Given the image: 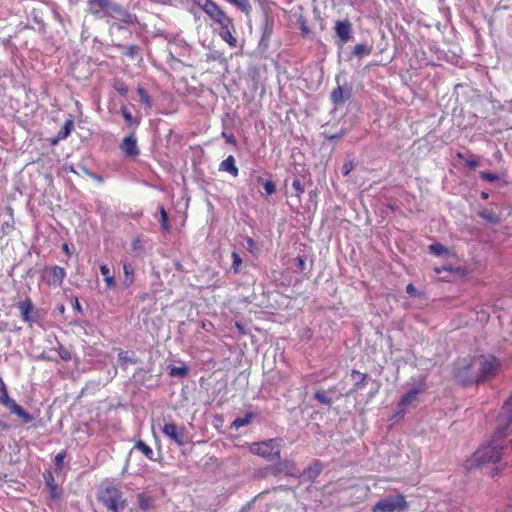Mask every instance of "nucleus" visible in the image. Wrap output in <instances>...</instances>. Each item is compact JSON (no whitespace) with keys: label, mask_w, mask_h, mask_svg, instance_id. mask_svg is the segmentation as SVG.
I'll return each instance as SVG.
<instances>
[{"label":"nucleus","mask_w":512,"mask_h":512,"mask_svg":"<svg viewBox=\"0 0 512 512\" xmlns=\"http://www.w3.org/2000/svg\"><path fill=\"white\" fill-rule=\"evenodd\" d=\"M409 507L405 496L402 494L389 495L378 502L372 507V512H396L405 511Z\"/></svg>","instance_id":"20e7f679"},{"label":"nucleus","mask_w":512,"mask_h":512,"mask_svg":"<svg viewBox=\"0 0 512 512\" xmlns=\"http://www.w3.org/2000/svg\"><path fill=\"white\" fill-rule=\"evenodd\" d=\"M14 229V226L13 224H10L8 222H5L3 225H2V230L4 233H9L10 231H12Z\"/></svg>","instance_id":"680f3d73"},{"label":"nucleus","mask_w":512,"mask_h":512,"mask_svg":"<svg viewBox=\"0 0 512 512\" xmlns=\"http://www.w3.org/2000/svg\"><path fill=\"white\" fill-rule=\"evenodd\" d=\"M296 262L298 269H300L301 271L304 270L306 265L305 259L302 256H298L296 257Z\"/></svg>","instance_id":"bf43d9fd"},{"label":"nucleus","mask_w":512,"mask_h":512,"mask_svg":"<svg viewBox=\"0 0 512 512\" xmlns=\"http://www.w3.org/2000/svg\"><path fill=\"white\" fill-rule=\"evenodd\" d=\"M222 137L226 140L227 143L232 144V145L236 144L235 137L232 133L228 134L226 132H222Z\"/></svg>","instance_id":"13d9d810"},{"label":"nucleus","mask_w":512,"mask_h":512,"mask_svg":"<svg viewBox=\"0 0 512 512\" xmlns=\"http://www.w3.org/2000/svg\"><path fill=\"white\" fill-rule=\"evenodd\" d=\"M57 352L60 356V358L64 361H69L72 358L71 352L69 349L65 348L60 343L58 344Z\"/></svg>","instance_id":"09e8293b"},{"label":"nucleus","mask_w":512,"mask_h":512,"mask_svg":"<svg viewBox=\"0 0 512 512\" xmlns=\"http://www.w3.org/2000/svg\"><path fill=\"white\" fill-rule=\"evenodd\" d=\"M297 24H298V28L299 30L301 31V34L303 36H308L310 35L311 33V30L309 29L308 27V23H307V19L303 16V15H300L297 19Z\"/></svg>","instance_id":"e433bc0d"},{"label":"nucleus","mask_w":512,"mask_h":512,"mask_svg":"<svg viewBox=\"0 0 512 512\" xmlns=\"http://www.w3.org/2000/svg\"><path fill=\"white\" fill-rule=\"evenodd\" d=\"M504 437H497L494 432L490 443L481 446L472 457L473 464L496 463L501 459L503 446L499 443Z\"/></svg>","instance_id":"f257e3e1"},{"label":"nucleus","mask_w":512,"mask_h":512,"mask_svg":"<svg viewBox=\"0 0 512 512\" xmlns=\"http://www.w3.org/2000/svg\"><path fill=\"white\" fill-rule=\"evenodd\" d=\"M66 277L65 269L54 265L45 267L43 270L42 278L49 285L53 287H60Z\"/></svg>","instance_id":"9b49d317"},{"label":"nucleus","mask_w":512,"mask_h":512,"mask_svg":"<svg viewBox=\"0 0 512 512\" xmlns=\"http://www.w3.org/2000/svg\"><path fill=\"white\" fill-rule=\"evenodd\" d=\"M21 319L28 324L39 323L41 320L40 311L35 307L32 300L26 297L17 303Z\"/></svg>","instance_id":"9d476101"},{"label":"nucleus","mask_w":512,"mask_h":512,"mask_svg":"<svg viewBox=\"0 0 512 512\" xmlns=\"http://www.w3.org/2000/svg\"><path fill=\"white\" fill-rule=\"evenodd\" d=\"M113 88L122 96H126L129 92L128 86L122 80H115Z\"/></svg>","instance_id":"79ce46f5"},{"label":"nucleus","mask_w":512,"mask_h":512,"mask_svg":"<svg viewBox=\"0 0 512 512\" xmlns=\"http://www.w3.org/2000/svg\"><path fill=\"white\" fill-rule=\"evenodd\" d=\"M512 431V392L510 397L503 404L498 416L496 425V436L506 437Z\"/></svg>","instance_id":"423d86ee"},{"label":"nucleus","mask_w":512,"mask_h":512,"mask_svg":"<svg viewBox=\"0 0 512 512\" xmlns=\"http://www.w3.org/2000/svg\"><path fill=\"white\" fill-rule=\"evenodd\" d=\"M67 453H66V450H62L60 451L54 458V464L56 466V468H61L62 464H63V461L66 457Z\"/></svg>","instance_id":"864d4df0"},{"label":"nucleus","mask_w":512,"mask_h":512,"mask_svg":"<svg viewBox=\"0 0 512 512\" xmlns=\"http://www.w3.org/2000/svg\"><path fill=\"white\" fill-rule=\"evenodd\" d=\"M0 404L9 409L12 414L17 415L24 423H31L34 421V416L25 411L15 400L11 399L8 395L7 386L3 379L0 377Z\"/></svg>","instance_id":"39448f33"},{"label":"nucleus","mask_w":512,"mask_h":512,"mask_svg":"<svg viewBox=\"0 0 512 512\" xmlns=\"http://www.w3.org/2000/svg\"><path fill=\"white\" fill-rule=\"evenodd\" d=\"M451 268H448L446 266L435 268L436 273H442L443 271H450Z\"/></svg>","instance_id":"338daca9"},{"label":"nucleus","mask_w":512,"mask_h":512,"mask_svg":"<svg viewBox=\"0 0 512 512\" xmlns=\"http://www.w3.org/2000/svg\"><path fill=\"white\" fill-rule=\"evenodd\" d=\"M436 29L440 32H442L444 29L447 28L448 26V21H446L445 23H441V22H436L435 25Z\"/></svg>","instance_id":"e2e57ef3"},{"label":"nucleus","mask_w":512,"mask_h":512,"mask_svg":"<svg viewBox=\"0 0 512 512\" xmlns=\"http://www.w3.org/2000/svg\"><path fill=\"white\" fill-rule=\"evenodd\" d=\"M479 176L481 179L488 181V182H495L500 179L499 174L492 173V172L480 171Z\"/></svg>","instance_id":"49530a36"},{"label":"nucleus","mask_w":512,"mask_h":512,"mask_svg":"<svg viewBox=\"0 0 512 512\" xmlns=\"http://www.w3.org/2000/svg\"><path fill=\"white\" fill-rule=\"evenodd\" d=\"M251 452L269 461H276L280 459V450L276 439H269L260 443H254L251 446Z\"/></svg>","instance_id":"0eeeda50"},{"label":"nucleus","mask_w":512,"mask_h":512,"mask_svg":"<svg viewBox=\"0 0 512 512\" xmlns=\"http://www.w3.org/2000/svg\"><path fill=\"white\" fill-rule=\"evenodd\" d=\"M351 376L355 380L354 389L356 391L362 390L370 380V376L368 374L362 373L355 369L351 371Z\"/></svg>","instance_id":"412c9836"},{"label":"nucleus","mask_w":512,"mask_h":512,"mask_svg":"<svg viewBox=\"0 0 512 512\" xmlns=\"http://www.w3.org/2000/svg\"><path fill=\"white\" fill-rule=\"evenodd\" d=\"M455 54H453L452 58L450 59L449 56L447 55V53L445 52H441V55L438 57V60H444V61H447V62H450L451 64H457L458 63V59H455Z\"/></svg>","instance_id":"4d7b16f0"},{"label":"nucleus","mask_w":512,"mask_h":512,"mask_svg":"<svg viewBox=\"0 0 512 512\" xmlns=\"http://www.w3.org/2000/svg\"><path fill=\"white\" fill-rule=\"evenodd\" d=\"M122 264L124 272L123 283L126 287H129L134 282V268L132 264L127 261H123Z\"/></svg>","instance_id":"393cba45"},{"label":"nucleus","mask_w":512,"mask_h":512,"mask_svg":"<svg viewBox=\"0 0 512 512\" xmlns=\"http://www.w3.org/2000/svg\"><path fill=\"white\" fill-rule=\"evenodd\" d=\"M138 52H139V47H138V46H136V45H130V46H128V47L124 50L123 54H124L125 56L133 57V56L137 55V54H138Z\"/></svg>","instance_id":"6e6d98bb"},{"label":"nucleus","mask_w":512,"mask_h":512,"mask_svg":"<svg viewBox=\"0 0 512 512\" xmlns=\"http://www.w3.org/2000/svg\"><path fill=\"white\" fill-rule=\"evenodd\" d=\"M314 398L323 405H330L332 403V399L327 396L326 392L323 390H318L314 393Z\"/></svg>","instance_id":"ea45409f"},{"label":"nucleus","mask_w":512,"mask_h":512,"mask_svg":"<svg viewBox=\"0 0 512 512\" xmlns=\"http://www.w3.org/2000/svg\"><path fill=\"white\" fill-rule=\"evenodd\" d=\"M72 306L74 310H76L79 313H82V307L77 297L73 299Z\"/></svg>","instance_id":"052dcab7"},{"label":"nucleus","mask_w":512,"mask_h":512,"mask_svg":"<svg viewBox=\"0 0 512 512\" xmlns=\"http://www.w3.org/2000/svg\"><path fill=\"white\" fill-rule=\"evenodd\" d=\"M197 5L218 25L228 22L230 17L213 0H197Z\"/></svg>","instance_id":"1a4fd4ad"},{"label":"nucleus","mask_w":512,"mask_h":512,"mask_svg":"<svg viewBox=\"0 0 512 512\" xmlns=\"http://www.w3.org/2000/svg\"><path fill=\"white\" fill-rule=\"evenodd\" d=\"M118 359L121 364H127V363L136 364L137 363V359L129 356L128 352H126V351H121L118 354Z\"/></svg>","instance_id":"a18cd8bd"},{"label":"nucleus","mask_w":512,"mask_h":512,"mask_svg":"<svg viewBox=\"0 0 512 512\" xmlns=\"http://www.w3.org/2000/svg\"><path fill=\"white\" fill-rule=\"evenodd\" d=\"M242 264V259L240 255L236 252H232V271L234 274H238L240 272V266Z\"/></svg>","instance_id":"a19ab883"},{"label":"nucleus","mask_w":512,"mask_h":512,"mask_svg":"<svg viewBox=\"0 0 512 512\" xmlns=\"http://www.w3.org/2000/svg\"><path fill=\"white\" fill-rule=\"evenodd\" d=\"M137 93L140 97V102L146 107V108H151L152 105H153V102H152V99L151 97L149 96L148 92L143 88V87H138L137 88Z\"/></svg>","instance_id":"f704fd0d"},{"label":"nucleus","mask_w":512,"mask_h":512,"mask_svg":"<svg viewBox=\"0 0 512 512\" xmlns=\"http://www.w3.org/2000/svg\"><path fill=\"white\" fill-rule=\"evenodd\" d=\"M270 469L273 471L274 475L283 473L289 476H296L297 474L295 463L291 460H284L279 462Z\"/></svg>","instance_id":"a211bd4d"},{"label":"nucleus","mask_w":512,"mask_h":512,"mask_svg":"<svg viewBox=\"0 0 512 512\" xmlns=\"http://www.w3.org/2000/svg\"><path fill=\"white\" fill-rule=\"evenodd\" d=\"M162 432L178 446H184L187 443L186 429L183 426H178L175 423H166L162 428Z\"/></svg>","instance_id":"ddd939ff"},{"label":"nucleus","mask_w":512,"mask_h":512,"mask_svg":"<svg viewBox=\"0 0 512 512\" xmlns=\"http://www.w3.org/2000/svg\"><path fill=\"white\" fill-rule=\"evenodd\" d=\"M478 215L491 224H497L499 222V217L492 211L482 210L478 213Z\"/></svg>","instance_id":"c9c22d12"},{"label":"nucleus","mask_w":512,"mask_h":512,"mask_svg":"<svg viewBox=\"0 0 512 512\" xmlns=\"http://www.w3.org/2000/svg\"><path fill=\"white\" fill-rule=\"evenodd\" d=\"M219 170L228 172L234 177L238 176L239 170L236 166L234 156L229 155L225 160H223L220 163Z\"/></svg>","instance_id":"4be33fe9"},{"label":"nucleus","mask_w":512,"mask_h":512,"mask_svg":"<svg viewBox=\"0 0 512 512\" xmlns=\"http://www.w3.org/2000/svg\"><path fill=\"white\" fill-rule=\"evenodd\" d=\"M100 272L106 284V290H111L116 286L114 275L111 273L110 268L106 264L100 265Z\"/></svg>","instance_id":"5701e85b"},{"label":"nucleus","mask_w":512,"mask_h":512,"mask_svg":"<svg viewBox=\"0 0 512 512\" xmlns=\"http://www.w3.org/2000/svg\"><path fill=\"white\" fill-rule=\"evenodd\" d=\"M189 373V368L186 365L182 366H172L169 370V375L172 377L183 378L186 377Z\"/></svg>","instance_id":"72a5a7b5"},{"label":"nucleus","mask_w":512,"mask_h":512,"mask_svg":"<svg viewBox=\"0 0 512 512\" xmlns=\"http://www.w3.org/2000/svg\"><path fill=\"white\" fill-rule=\"evenodd\" d=\"M457 157L463 160L470 169H475L479 166V162L475 159H466L462 153H457Z\"/></svg>","instance_id":"8fccbe9b"},{"label":"nucleus","mask_w":512,"mask_h":512,"mask_svg":"<svg viewBox=\"0 0 512 512\" xmlns=\"http://www.w3.org/2000/svg\"><path fill=\"white\" fill-rule=\"evenodd\" d=\"M138 504L141 510H148L151 507L152 500L150 497H147L144 494H139Z\"/></svg>","instance_id":"37998d69"},{"label":"nucleus","mask_w":512,"mask_h":512,"mask_svg":"<svg viewBox=\"0 0 512 512\" xmlns=\"http://www.w3.org/2000/svg\"><path fill=\"white\" fill-rule=\"evenodd\" d=\"M120 149L128 157H136L139 155L140 151L137 146V139L134 133L123 138L120 143Z\"/></svg>","instance_id":"f3484780"},{"label":"nucleus","mask_w":512,"mask_h":512,"mask_svg":"<svg viewBox=\"0 0 512 512\" xmlns=\"http://www.w3.org/2000/svg\"><path fill=\"white\" fill-rule=\"evenodd\" d=\"M245 241H246V249L251 253H255V251L257 250V244L254 241V239L251 237H246Z\"/></svg>","instance_id":"5fc2aeb1"},{"label":"nucleus","mask_w":512,"mask_h":512,"mask_svg":"<svg viewBox=\"0 0 512 512\" xmlns=\"http://www.w3.org/2000/svg\"><path fill=\"white\" fill-rule=\"evenodd\" d=\"M57 309H58V311H59L60 313H64V311H65V306H64L63 304H60V305H58Z\"/></svg>","instance_id":"774afa93"},{"label":"nucleus","mask_w":512,"mask_h":512,"mask_svg":"<svg viewBox=\"0 0 512 512\" xmlns=\"http://www.w3.org/2000/svg\"><path fill=\"white\" fill-rule=\"evenodd\" d=\"M334 31L339 46L348 43L353 37L352 23L348 19L336 21Z\"/></svg>","instance_id":"f8f14e48"},{"label":"nucleus","mask_w":512,"mask_h":512,"mask_svg":"<svg viewBox=\"0 0 512 512\" xmlns=\"http://www.w3.org/2000/svg\"><path fill=\"white\" fill-rule=\"evenodd\" d=\"M62 250L67 256H71V251L67 243L62 245Z\"/></svg>","instance_id":"69168bd1"},{"label":"nucleus","mask_w":512,"mask_h":512,"mask_svg":"<svg viewBox=\"0 0 512 512\" xmlns=\"http://www.w3.org/2000/svg\"><path fill=\"white\" fill-rule=\"evenodd\" d=\"M131 250L133 253L140 255L144 251L143 241L140 237H135L131 243Z\"/></svg>","instance_id":"58836bf2"},{"label":"nucleus","mask_w":512,"mask_h":512,"mask_svg":"<svg viewBox=\"0 0 512 512\" xmlns=\"http://www.w3.org/2000/svg\"><path fill=\"white\" fill-rule=\"evenodd\" d=\"M45 484L50 489V494L52 498H56L57 495V485L55 484L54 477L51 472H47L43 474Z\"/></svg>","instance_id":"c756f323"},{"label":"nucleus","mask_w":512,"mask_h":512,"mask_svg":"<svg viewBox=\"0 0 512 512\" xmlns=\"http://www.w3.org/2000/svg\"><path fill=\"white\" fill-rule=\"evenodd\" d=\"M350 96L351 91L349 89L343 90L341 86H338L331 92L330 98L333 104L338 106L348 100Z\"/></svg>","instance_id":"aec40b11"},{"label":"nucleus","mask_w":512,"mask_h":512,"mask_svg":"<svg viewBox=\"0 0 512 512\" xmlns=\"http://www.w3.org/2000/svg\"><path fill=\"white\" fill-rule=\"evenodd\" d=\"M73 127L74 121L72 117H70L65 121L63 127L58 132V139H66L71 134Z\"/></svg>","instance_id":"2f4dec72"},{"label":"nucleus","mask_w":512,"mask_h":512,"mask_svg":"<svg viewBox=\"0 0 512 512\" xmlns=\"http://www.w3.org/2000/svg\"><path fill=\"white\" fill-rule=\"evenodd\" d=\"M275 19L274 16L266 9L263 10V20L260 25L261 39L260 45L267 46L271 36L273 35Z\"/></svg>","instance_id":"2eb2a0df"},{"label":"nucleus","mask_w":512,"mask_h":512,"mask_svg":"<svg viewBox=\"0 0 512 512\" xmlns=\"http://www.w3.org/2000/svg\"><path fill=\"white\" fill-rule=\"evenodd\" d=\"M476 364L475 358L470 357L455 361L453 366L455 380L463 386L476 384Z\"/></svg>","instance_id":"f03ea898"},{"label":"nucleus","mask_w":512,"mask_h":512,"mask_svg":"<svg viewBox=\"0 0 512 512\" xmlns=\"http://www.w3.org/2000/svg\"><path fill=\"white\" fill-rule=\"evenodd\" d=\"M429 251L437 256L448 253V250L445 246L440 243H435L429 246Z\"/></svg>","instance_id":"c03bdc74"},{"label":"nucleus","mask_w":512,"mask_h":512,"mask_svg":"<svg viewBox=\"0 0 512 512\" xmlns=\"http://www.w3.org/2000/svg\"><path fill=\"white\" fill-rule=\"evenodd\" d=\"M475 362H477L476 384L492 380L500 368V362L494 356L475 358Z\"/></svg>","instance_id":"7ed1b4c3"},{"label":"nucleus","mask_w":512,"mask_h":512,"mask_svg":"<svg viewBox=\"0 0 512 512\" xmlns=\"http://www.w3.org/2000/svg\"><path fill=\"white\" fill-rule=\"evenodd\" d=\"M122 496H124L123 493L114 484H109L105 487H102L98 492V500L104 505L105 508L115 504V502L118 501V499H120Z\"/></svg>","instance_id":"4468645a"},{"label":"nucleus","mask_w":512,"mask_h":512,"mask_svg":"<svg viewBox=\"0 0 512 512\" xmlns=\"http://www.w3.org/2000/svg\"><path fill=\"white\" fill-rule=\"evenodd\" d=\"M134 448L140 452H142L149 460L154 461V452L152 448L147 445L144 441L138 440L136 441Z\"/></svg>","instance_id":"cd10ccee"},{"label":"nucleus","mask_w":512,"mask_h":512,"mask_svg":"<svg viewBox=\"0 0 512 512\" xmlns=\"http://www.w3.org/2000/svg\"><path fill=\"white\" fill-rule=\"evenodd\" d=\"M87 4L89 12L97 18H104L121 10L118 4L110 0H88Z\"/></svg>","instance_id":"6e6552de"},{"label":"nucleus","mask_w":512,"mask_h":512,"mask_svg":"<svg viewBox=\"0 0 512 512\" xmlns=\"http://www.w3.org/2000/svg\"><path fill=\"white\" fill-rule=\"evenodd\" d=\"M121 114L127 125L137 127L140 124V119L135 118L126 106L121 107Z\"/></svg>","instance_id":"7c9ffc66"},{"label":"nucleus","mask_w":512,"mask_h":512,"mask_svg":"<svg viewBox=\"0 0 512 512\" xmlns=\"http://www.w3.org/2000/svg\"><path fill=\"white\" fill-rule=\"evenodd\" d=\"M371 52H372V46L366 42H362V43H358L357 45H355V47L351 51V54L358 58H361L365 55H370Z\"/></svg>","instance_id":"a878e982"},{"label":"nucleus","mask_w":512,"mask_h":512,"mask_svg":"<svg viewBox=\"0 0 512 512\" xmlns=\"http://www.w3.org/2000/svg\"><path fill=\"white\" fill-rule=\"evenodd\" d=\"M220 26V36L221 38L227 42L230 46L236 45V38L232 35V30H234L233 20L229 19L228 22H224V24Z\"/></svg>","instance_id":"6ab92c4d"},{"label":"nucleus","mask_w":512,"mask_h":512,"mask_svg":"<svg viewBox=\"0 0 512 512\" xmlns=\"http://www.w3.org/2000/svg\"><path fill=\"white\" fill-rule=\"evenodd\" d=\"M292 186L296 192V196L301 198V195L304 193V186L301 183L300 179L295 178L292 182Z\"/></svg>","instance_id":"3c124183"},{"label":"nucleus","mask_w":512,"mask_h":512,"mask_svg":"<svg viewBox=\"0 0 512 512\" xmlns=\"http://www.w3.org/2000/svg\"><path fill=\"white\" fill-rule=\"evenodd\" d=\"M422 391L421 387H412L399 400L397 405L396 416L403 415L407 406L416 400L418 394Z\"/></svg>","instance_id":"dca6fc26"},{"label":"nucleus","mask_w":512,"mask_h":512,"mask_svg":"<svg viewBox=\"0 0 512 512\" xmlns=\"http://www.w3.org/2000/svg\"><path fill=\"white\" fill-rule=\"evenodd\" d=\"M355 168V163L352 160L345 161L342 167V174L347 176Z\"/></svg>","instance_id":"603ef678"},{"label":"nucleus","mask_w":512,"mask_h":512,"mask_svg":"<svg viewBox=\"0 0 512 512\" xmlns=\"http://www.w3.org/2000/svg\"><path fill=\"white\" fill-rule=\"evenodd\" d=\"M406 292L410 295H416L417 294V290L416 288L414 287L413 284H408L407 287H406Z\"/></svg>","instance_id":"0e129e2a"},{"label":"nucleus","mask_w":512,"mask_h":512,"mask_svg":"<svg viewBox=\"0 0 512 512\" xmlns=\"http://www.w3.org/2000/svg\"><path fill=\"white\" fill-rule=\"evenodd\" d=\"M345 134H346V130L343 129V128H341L338 132L333 133V134H331V133H329L327 131L323 132L324 138L329 140V141H334V140L340 139Z\"/></svg>","instance_id":"de8ad7c7"},{"label":"nucleus","mask_w":512,"mask_h":512,"mask_svg":"<svg viewBox=\"0 0 512 512\" xmlns=\"http://www.w3.org/2000/svg\"><path fill=\"white\" fill-rule=\"evenodd\" d=\"M257 183L263 186L267 195H272L276 192V184L271 179H264L259 176L257 178Z\"/></svg>","instance_id":"c85d7f7f"},{"label":"nucleus","mask_w":512,"mask_h":512,"mask_svg":"<svg viewBox=\"0 0 512 512\" xmlns=\"http://www.w3.org/2000/svg\"><path fill=\"white\" fill-rule=\"evenodd\" d=\"M255 414L252 412L246 413L243 417H237L231 424L232 428L239 429L241 427L249 425L254 419Z\"/></svg>","instance_id":"bb28decb"},{"label":"nucleus","mask_w":512,"mask_h":512,"mask_svg":"<svg viewBox=\"0 0 512 512\" xmlns=\"http://www.w3.org/2000/svg\"><path fill=\"white\" fill-rule=\"evenodd\" d=\"M106 509L110 512H133L124 496L118 499L115 504L108 506Z\"/></svg>","instance_id":"b1692460"},{"label":"nucleus","mask_w":512,"mask_h":512,"mask_svg":"<svg viewBox=\"0 0 512 512\" xmlns=\"http://www.w3.org/2000/svg\"><path fill=\"white\" fill-rule=\"evenodd\" d=\"M159 213H160L161 228L167 232L170 230V225L168 222V213L163 206L159 207Z\"/></svg>","instance_id":"4c0bfd02"},{"label":"nucleus","mask_w":512,"mask_h":512,"mask_svg":"<svg viewBox=\"0 0 512 512\" xmlns=\"http://www.w3.org/2000/svg\"><path fill=\"white\" fill-rule=\"evenodd\" d=\"M232 5L236 6L241 12L248 16L252 10L249 0H228Z\"/></svg>","instance_id":"473e14b6"}]
</instances>
